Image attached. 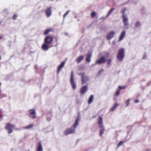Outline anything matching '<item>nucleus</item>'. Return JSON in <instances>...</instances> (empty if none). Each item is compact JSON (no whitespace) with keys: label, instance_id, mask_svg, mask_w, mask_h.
<instances>
[{"label":"nucleus","instance_id":"nucleus-9","mask_svg":"<svg viewBox=\"0 0 151 151\" xmlns=\"http://www.w3.org/2000/svg\"><path fill=\"white\" fill-rule=\"evenodd\" d=\"M53 40V38L52 37L49 36H48L45 38L44 42L45 43L49 44L52 43Z\"/></svg>","mask_w":151,"mask_h":151},{"label":"nucleus","instance_id":"nucleus-26","mask_svg":"<svg viewBox=\"0 0 151 151\" xmlns=\"http://www.w3.org/2000/svg\"><path fill=\"white\" fill-rule=\"evenodd\" d=\"M91 15L92 18H94L95 17L96 15V14L95 12H93L91 14Z\"/></svg>","mask_w":151,"mask_h":151},{"label":"nucleus","instance_id":"nucleus-38","mask_svg":"<svg viewBox=\"0 0 151 151\" xmlns=\"http://www.w3.org/2000/svg\"><path fill=\"white\" fill-rule=\"evenodd\" d=\"M2 38V37H0V39H1Z\"/></svg>","mask_w":151,"mask_h":151},{"label":"nucleus","instance_id":"nucleus-27","mask_svg":"<svg viewBox=\"0 0 151 151\" xmlns=\"http://www.w3.org/2000/svg\"><path fill=\"white\" fill-rule=\"evenodd\" d=\"M120 94V89H118L115 92V93L114 94V96H119Z\"/></svg>","mask_w":151,"mask_h":151},{"label":"nucleus","instance_id":"nucleus-33","mask_svg":"<svg viewBox=\"0 0 151 151\" xmlns=\"http://www.w3.org/2000/svg\"><path fill=\"white\" fill-rule=\"evenodd\" d=\"M17 15L16 14H14L13 17V20H15L17 17Z\"/></svg>","mask_w":151,"mask_h":151},{"label":"nucleus","instance_id":"nucleus-14","mask_svg":"<svg viewBox=\"0 0 151 151\" xmlns=\"http://www.w3.org/2000/svg\"><path fill=\"white\" fill-rule=\"evenodd\" d=\"M115 33V32L114 31H112L110 32L107 35V39L109 40H110L112 38H113L114 36V35Z\"/></svg>","mask_w":151,"mask_h":151},{"label":"nucleus","instance_id":"nucleus-2","mask_svg":"<svg viewBox=\"0 0 151 151\" xmlns=\"http://www.w3.org/2000/svg\"><path fill=\"white\" fill-rule=\"evenodd\" d=\"M102 54L103 55L100 57L99 59L96 61V64L101 65L106 63L107 61L109 54L106 52H103Z\"/></svg>","mask_w":151,"mask_h":151},{"label":"nucleus","instance_id":"nucleus-20","mask_svg":"<svg viewBox=\"0 0 151 151\" xmlns=\"http://www.w3.org/2000/svg\"><path fill=\"white\" fill-rule=\"evenodd\" d=\"M119 105V104L117 103H115L114 104L113 106L111 108L110 111H114Z\"/></svg>","mask_w":151,"mask_h":151},{"label":"nucleus","instance_id":"nucleus-37","mask_svg":"<svg viewBox=\"0 0 151 151\" xmlns=\"http://www.w3.org/2000/svg\"><path fill=\"white\" fill-rule=\"evenodd\" d=\"M2 115H0V118H1L2 117Z\"/></svg>","mask_w":151,"mask_h":151},{"label":"nucleus","instance_id":"nucleus-4","mask_svg":"<svg viewBox=\"0 0 151 151\" xmlns=\"http://www.w3.org/2000/svg\"><path fill=\"white\" fill-rule=\"evenodd\" d=\"M125 51L124 48H121L119 50L117 58L120 61H122L124 57Z\"/></svg>","mask_w":151,"mask_h":151},{"label":"nucleus","instance_id":"nucleus-5","mask_svg":"<svg viewBox=\"0 0 151 151\" xmlns=\"http://www.w3.org/2000/svg\"><path fill=\"white\" fill-rule=\"evenodd\" d=\"M15 127L14 125L8 123L6 124L4 128L6 130L8 131V134H10L13 132V129Z\"/></svg>","mask_w":151,"mask_h":151},{"label":"nucleus","instance_id":"nucleus-7","mask_svg":"<svg viewBox=\"0 0 151 151\" xmlns=\"http://www.w3.org/2000/svg\"><path fill=\"white\" fill-rule=\"evenodd\" d=\"M70 83L71 84L72 88L74 89H75L77 87L76 84L74 82V76L73 74V72L72 71L71 72V75L70 79Z\"/></svg>","mask_w":151,"mask_h":151},{"label":"nucleus","instance_id":"nucleus-31","mask_svg":"<svg viewBox=\"0 0 151 151\" xmlns=\"http://www.w3.org/2000/svg\"><path fill=\"white\" fill-rule=\"evenodd\" d=\"M123 143V142L122 141H120L117 145V147H119L121 145H122Z\"/></svg>","mask_w":151,"mask_h":151},{"label":"nucleus","instance_id":"nucleus-13","mask_svg":"<svg viewBox=\"0 0 151 151\" xmlns=\"http://www.w3.org/2000/svg\"><path fill=\"white\" fill-rule=\"evenodd\" d=\"M48 45V44H47L46 43H43L41 47L42 49L45 51H47L48 50L50 47H52V46H49Z\"/></svg>","mask_w":151,"mask_h":151},{"label":"nucleus","instance_id":"nucleus-34","mask_svg":"<svg viewBox=\"0 0 151 151\" xmlns=\"http://www.w3.org/2000/svg\"><path fill=\"white\" fill-rule=\"evenodd\" d=\"M111 59H109L108 60L107 64L108 65H110L111 64Z\"/></svg>","mask_w":151,"mask_h":151},{"label":"nucleus","instance_id":"nucleus-6","mask_svg":"<svg viewBox=\"0 0 151 151\" xmlns=\"http://www.w3.org/2000/svg\"><path fill=\"white\" fill-rule=\"evenodd\" d=\"M81 77V84L86 83L89 80V77L86 76L84 73L78 74Z\"/></svg>","mask_w":151,"mask_h":151},{"label":"nucleus","instance_id":"nucleus-18","mask_svg":"<svg viewBox=\"0 0 151 151\" xmlns=\"http://www.w3.org/2000/svg\"><path fill=\"white\" fill-rule=\"evenodd\" d=\"M53 30L52 28L47 29L44 33V35H48L49 33L50 32H53Z\"/></svg>","mask_w":151,"mask_h":151},{"label":"nucleus","instance_id":"nucleus-19","mask_svg":"<svg viewBox=\"0 0 151 151\" xmlns=\"http://www.w3.org/2000/svg\"><path fill=\"white\" fill-rule=\"evenodd\" d=\"M84 56L83 55L81 56L78 57L76 60V61L77 63H79L81 61L84 59Z\"/></svg>","mask_w":151,"mask_h":151},{"label":"nucleus","instance_id":"nucleus-36","mask_svg":"<svg viewBox=\"0 0 151 151\" xmlns=\"http://www.w3.org/2000/svg\"><path fill=\"white\" fill-rule=\"evenodd\" d=\"M139 101L138 100H136L134 101V103H137L139 102Z\"/></svg>","mask_w":151,"mask_h":151},{"label":"nucleus","instance_id":"nucleus-21","mask_svg":"<svg viewBox=\"0 0 151 151\" xmlns=\"http://www.w3.org/2000/svg\"><path fill=\"white\" fill-rule=\"evenodd\" d=\"M125 35V31H123L120 36L119 41L122 40L124 37Z\"/></svg>","mask_w":151,"mask_h":151},{"label":"nucleus","instance_id":"nucleus-3","mask_svg":"<svg viewBox=\"0 0 151 151\" xmlns=\"http://www.w3.org/2000/svg\"><path fill=\"white\" fill-rule=\"evenodd\" d=\"M98 123L99 125V127L100 128H101V129L99 131V135L100 137H101L105 131V128L103 127V118L99 116L98 117Z\"/></svg>","mask_w":151,"mask_h":151},{"label":"nucleus","instance_id":"nucleus-35","mask_svg":"<svg viewBox=\"0 0 151 151\" xmlns=\"http://www.w3.org/2000/svg\"><path fill=\"white\" fill-rule=\"evenodd\" d=\"M104 71V70L103 69H101V70H99L98 73V74H100L101 72H102L103 71Z\"/></svg>","mask_w":151,"mask_h":151},{"label":"nucleus","instance_id":"nucleus-8","mask_svg":"<svg viewBox=\"0 0 151 151\" xmlns=\"http://www.w3.org/2000/svg\"><path fill=\"white\" fill-rule=\"evenodd\" d=\"M122 18L125 28H128V18L126 15H122Z\"/></svg>","mask_w":151,"mask_h":151},{"label":"nucleus","instance_id":"nucleus-17","mask_svg":"<svg viewBox=\"0 0 151 151\" xmlns=\"http://www.w3.org/2000/svg\"><path fill=\"white\" fill-rule=\"evenodd\" d=\"M92 54L90 53V54L87 55L86 57V60L88 63H89L91 61V58L92 57Z\"/></svg>","mask_w":151,"mask_h":151},{"label":"nucleus","instance_id":"nucleus-11","mask_svg":"<svg viewBox=\"0 0 151 151\" xmlns=\"http://www.w3.org/2000/svg\"><path fill=\"white\" fill-rule=\"evenodd\" d=\"M52 12L51 7H49L45 10V13L47 17H49L51 15Z\"/></svg>","mask_w":151,"mask_h":151},{"label":"nucleus","instance_id":"nucleus-16","mask_svg":"<svg viewBox=\"0 0 151 151\" xmlns=\"http://www.w3.org/2000/svg\"><path fill=\"white\" fill-rule=\"evenodd\" d=\"M37 151H43V149L41 143L39 142L37 146Z\"/></svg>","mask_w":151,"mask_h":151},{"label":"nucleus","instance_id":"nucleus-30","mask_svg":"<svg viewBox=\"0 0 151 151\" xmlns=\"http://www.w3.org/2000/svg\"><path fill=\"white\" fill-rule=\"evenodd\" d=\"M130 100V99H129L126 101L125 103L126 104V107L127 106L129 105V104Z\"/></svg>","mask_w":151,"mask_h":151},{"label":"nucleus","instance_id":"nucleus-25","mask_svg":"<svg viewBox=\"0 0 151 151\" xmlns=\"http://www.w3.org/2000/svg\"><path fill=\"white\" fill-rule=\"evenodd\" d=\"M141 24L139 21L137 22L135 24V27H139L140 26Z\"/></svg>","mask_w":151,"mask_h":151},{"label":"nucleus","instance_id":"nucleus-29","mask_svg":"<svg viewBox=\"0 0 151 151\" xmlns=\"http://www.w3.org/2000/svg\"><path fill=\"white\" fill-rule=\"evenodd\" d=\"M119 89H120V90L121 89H123L125 88L126 86H119Z\"/></svg>","mask_w":151,"mask_h":151},{"label":"nucleus","instance_id":"nucleus-1","mask_svg":"<svg viewBox=\"0 0 151 151\" xmlns=\"http://www.w3.org/2000/svg\"><path fill=\"white\" fill-rule=\"evenodd\" d=\"M80 120L79 117H78L76 119L75 124L72 126L73 128H67L64 132V134L67 136L69 134H73L75 133V129L78 125V122Z\"/></svg>","mask_w":151,"mask_h":151},{"label":"nucleus","instance_id":"nucleus-15","mask_svg":"<svg viewBox=\"0 0 151 151\" xmlns=\"http://www.w3.org/2000/svg\"><path fill=\"white\" fill-rule=\"evenodd\" d=\"M65 64V61H63L62 63L58 66V68L57 74H58L61 70L64 67Z\"/></svg>","mask_w":151,"mask_h":151},{"label":"nucleus","instance_id":"nucleus-40","mask_svg":"<svg viewBox=\"0 0 151 151\" xmlns=\"http://www.w3.org/2000/svg\"><path fill=\"white\" fill-rule=\"evenodd\" d=\"M1 85V83H0V86Z\"/></svg>","mask_w":151,"mask_h":151},{"label":"nucleus","instance_id":"nucleus-32","mask_svg":"<svg viewBox=\"0 0 151 151\" xmlns=\"http://www.w3.org/2000/svg\"><path fill=\"white\" fill-rule=\"evenodd\" d=\"M70 12V11L69 10H68V11H67L64 14V15H63V17H64V18H65V17L69 13V12Z\"/></svg>","mask_w":151,"mask_h":151},{"label":"nucleus","instance_id":"nucleus-28","mask_svg":"<svg viewBox=\"0 0 151 151\" xmlns=\"http://www.w3.org/2000/svg\"><path fill=\"white\" fill-rule=\"evenodd\" d=\"M126 10H127V8H124L121 11V12L123 14L122 15H125V12L126 11Z\"/></svg>","mask_w":151,"mask_h":151},{"label":"nucleus","instance_id":"nucleus-23","mask_svg":"<svg viewBox=\"0 0 151 151\" xmlns=\"http://www.w3.org/2000/svg\"><path fill=\"white\" fill-rule=\"evenodd\" d=\"M34 125L33 124H30L28 126L24 127V128L25 129H29L33 128Z\"/></svg>","mask_w":151,"mask_h":151},{"label":"nucleus","instance_id":"nucleus-22","mask_svg":"<svg viewBox=\"0 0 151 151\" xmlns=\"http://www.w3.org/2000/svg\"><path fill=\"white\" fill-rule=\"evenodd\" d=\"M93 95H91L90 96L88 101V104H90L93 102Z\"/></svg>","mask_w":151,"mask_h":151},{"label":"nucleus","instance_id":"nucleus-10","mask_svg":"<svg viewBox=\"0 0 151 151\" xmlns=\"http://www.w3.org/2000/svg\"><path fill=\"white\" fill-rule=\"evenodd\" d=\"M88 90V85L82 86L80 91L81 95L85 93Z\"/></svg>","mask_w":151,"mask_h":151},{"label":"nucleus","instance_id":"nucleus-12","mask_svg":"<svg viewBox=\"0 0 151 151\" xmlns=\"http://www.w3.org/2000/svg\"><path fill=\"white\" fill-rule=\"evenodd\" d=\"M29 116L32 119H34L36 117V113L35 110L33 109H30L29 110Z\"/></svg>","mask_w":151,"mask_h":151},{"label":"nucleus","instance_id":"nucleus-39","mask_svg":"<svg viewBox=\"0 0 151 151\" xmlns=\"http://www.w3.org/2000/svg\"><path fill=\"white\" fill-rule=\"evenodd\" d=\"M1 23V22H0V24Z\"/></svg>","mask_w":151,"mask_h":151},{"label":"nucleus","instance_id":"nucleus-24","mask_svg":"<svg viewBox=\"0 0 151 151\" xmlns=\"http://www.w3.org/2000/svg\"><path fill=\"white\" fill-rule=\"evenodd\" d=\"M114 10V8H112L111 9L108 11V13L106 16V17H108L112 13Z\"/></svg>","mask_w":151,"mask_h":151}]
</instances>
